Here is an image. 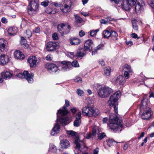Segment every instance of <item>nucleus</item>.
Returning <instances> with one entry per match:
<instances>
[{"label":"nucleus","instance_id":"nucleus-1","mask_svg":"<svg viewBox=\"0 0 154 154\" xmlns=\"http://www.w3.org/2000/svg\"><path fill=\"white\" fill-rule=\"evenodd\" d=\"M109 116V123L108 124L109 129L114 131L120 132L123 127L122 124L121 123V120L114 114H110Z\"/></svg>","mask_w":154,"mask_h":154},{"label":"nucleus","instance_id":"nucleus-2","mask_svg":"<svg viewBox=\"0 0 154 154\" xmlns=\"http://www.w3.org/2000/svg\"><path fill=\"white\" fill-rule=\"evenodd\" d=\"M121 93L120 91H118L111 96L109 99L108 101L109 105L113 106L114 110L116 114L118 113L117 100L120 97Z\"/></svg>","mask_w":154,"mask_h":154},{"label":"nucleus","instance_id":"nucleus-3","mask_svg":"<svg viewBox=\"0 0 154 154\" xmlns=\"http://www.w3.org/2000/svg\"><path fill=\"white\" fill-rule=\"evenodd\" d=\"M140 109H144L141 116V118L144 120H148L152 116V113L150 108L148 107L146 101L143 100L141 102Z\"/></svg>","mask_w":154,"mask_h":154},{"label":"nucleus","instance_id":"nucleus-4","mask_svg":"<svg viewBox=\"0 0 154 154\" xmlns=\"http://www.w3.org/2000/svg\"><path fill=\"white\" fill-rule=\"evenodd\" d=\"M82 113L84 116L91 117L92 116H97L100 113L98 109H94L90 106H85L82 109Z\"/></svg>","mask_w":154,"mask_h":154},{"label":"nucleus","instance_id":"nucleus-5","mask_svg":"<svg viewBox=\"0 0 154 154\" xmlns=\"http://www.w3.org/2000/svg\"><path fill=\"white\" fill-rule=\"evenodd\" d=\"M68 113V110L66 107L64 106L62 109H60L58 110L57 114V120H59L62 123L65 124L67 121V114Z\"/></svg>","mask_w":154,"mask_h":154},{"label":"nucleus","instance_id":"nucleus-6","mask_svg":"<svg viewBox=\"0 0 154 154\" xmlns=\"http://www.w3.org/2000/svg\"><path fill=\"white\" fill-rule=\"evenodd\" d=\"M113 92V90L108 87H102L97 91L98 96L101 98L108 97Z\"/></svg>","mask_w":154,"mask_h":154},{"label":"nucleus","instance_id":"nucleus-7","mask_svg":"<svg viewBox=\"0 0 154 154\" xmlns=\"http://www.w3.org/2000/svg\"><path fill=\"white\" fill-rule=\"evenodd\" d=\"M38 0H31L29 3V6L28 7L27 12L29 14L32 15L36 14L38 10Z\"/></svg>","mask_w":154,"mask_h":154},{"label":"nucleus","instance_id":"nucleus-8","mask_svg":"<svg viewBox=\"0 0 154 154\" xmlns=\"http://www.w3.org/2000/svg\"><path fill=\"white\" fill-rule=\"evenodd\" d=\"M17 76L20 79L25 78L29 83H32L33 82V73H29L28 71H25L23 73L18 74Z\"/></svg>","mask_w":154,"mask_h":154},{"label":"nucleus","instance_id":"nucleus-9","mask_svg":"<svg viewBox=\"0 0 154 154\" xmlns=\"http://www.w3.org/2000/svg\"><path fill=\"white\" fill-rule=\"evenodd\" d=\"M57 28L58 31L61 34H67L70 31V26H66L63 23L58 24Z\"/></svg>","mask_w":154,"mask_h":154},{"label":"nucleus","instance_id":"nucleus-10","mask_svg":"<svg viewBox=\"0 0 154 154\" xmlns=\"http://www.w3.org/2000/svg\"><path fill=\"white\" fill-rule=\"evenodd\" d=\"M145 3L142 0H138L135 7V11L137 14H140L143 11Z\"/></svg>","mask_w":154,"mask_h":154},{"label":"nucleus","instance_id":"nucleus-11","mask_svg":"<svg viewBox=\"0 0 154 154\" xmlns=\"http://www.w3.org/2000/svg\"><path fill=\"white\" fill-rule=\"evenodd\" d=\"M123 70L125 72L124 75L126 79H128L129 78L130 75H132L133 73L132 69L128 65H125L123 66Z\"/></svg>","mask_w":154,"mask_h":154},{"label":"nucleus","instance_id":"nucleus-12","mask_svg":"<svg viewBox=\"0 0 154 154\" xmlns=\"http://www.w3.org/2000/svg\"><path fill=\"white\" fill-rule=\"evenodd\" d=\"M45 67L50 72H56L58 71V68L56 65L54 63H48L46 64Z\"/></svg>","mask_w":154,"mask_h":154},{"label":"nucleus","instance_id":"nucleus-13","mask_svg":"<svg viewBox=\"0 0 154 154\" xmlns=\"http://www.w3.org/2000/svg\"><path fill=\"white\" fill-rule=\"evenodd\" d=\"M27 61L30 67H35L36 66L38 59L35 56H31L28 58Z\"/></svg>","mask_w":154,"mask_h":154},{"label":"nucleus","instance_id":"nucleus-14","mask_svg":"<svg viewBox=\"0 0 154 154\" xmlns=\"http://www.w3.org/2000/svg\"><path fill=\"white\" fill-rule=\"evenodd\" d=\"M8 43L4 38L0 39V49L3 52H5L8 50Z\"/></svg>","mask_w":154,"mask_h":154},{"label":"nucleus","instance_id":"nucleus-15","mask_svg":"<svg viewBox=\"0 0 154 154\" xmlns=\"http://www.w3.org/2000/svg\"><path fill=\"white\" fill-rule=\"evenodd\" d=\"M58 45L55 42H49L45 45V47L48 51H52L55 50Z\"/></svg>","mask_w":154,"mask_h":154},{"label":"nucleus","instance_id":"nucleus-16","mask_svg":"<svg viewBox=\"0 0 154 154\" xmlns=\"http://www.w3.org/2000/svg\"><path fill=\"white\" fill-rule=\"evenodd\" d=\"M94 45L93 42L91 39H88L85 42L84 46L85 51H91Z\"/></svg>","mask_w":154,"mask_h":154},{"label":"nucleus","instance_id":"nucleus-17","mask_svg":"<svg viewBox=\"0 0 154 154\" xmlns=\"http://www.w3.org/2000/svg\"><path fill=\"white\" fill-rule=\"evenodd\" d=\"M61 63L63 64L62 66L61 70L63 72H65L69 70L71 66V62L69 61H62Z\"/></svg>","mask_w":154,"mask_h":154},{"label":"nucleus","instance_id":"nucleus-18","mask_svg":"<svg viewBox=\"0 0 154 154\" xmlns=\"http://www.w3.org/2000/svg\"><path fill=\"white\" fill-rule=\"evenodd\" d=\"M81 112H79L75 116V119L74 122V126L75 127L79 126L81 123Z\"/></svg>","mask_w":154,"mask_h":154},{"label":"nucleus","instance_id":"nucleus-19","mask_svg":"<svg viewBox=\"0 0 154 154\" xmlns=\"http://www.w3.org/2000/svg\"><path fill=\"white\" fill-rule=\"evenodd\" d=\"M60 145L62 149H65L69 147L70 146L69 142L66 139H63L60 140Z\"/></svg>","mask_w":154,"mask_h":154},{"label":"nucleus","instance_id":"nucleus-20","mask_svg":"<svg viewBox=\"0 0 154 154\" xmlns=\"http://www.w3.org/2000/svg\"><path fill=\"white\" fill-rule=\"evenodd\" d=\"M9 57L8 55L2 54L0 56V63L3 65L6 64L8 62Z\"/></svg>","mask_w":154,"mask_h":154},{"label":"nucleus","instance_id":"nucleus-21","mask_svg":"<svg viewBox=\"0 0 154 154\" xmlns=\"http://www.w3.org/2000/svg\"><path fill=\"white\" fill-rule=\"evenodd\" d=\"M125 81V77L122 75H119L117 77L115 83L117 85H123Z\"/></svg>","mask_w":154,"mask_h":154},{"label":"nucleus","instance_id":"nucleus-22","mask_svg":"<svg viewBox=\"0 0 154 154\" xmlns=\"http://www.w3.org/2000/svg\"><path fill=\"white\" fill-rule=\"evenodd\" d=\"M131 5L126 0H123L121 4L122 8L125 11L129 10Z\"/></svg>","mask_w":154,"mask_h":154},{"label":"nucleus","instance_id":"nucleus-23","mask_svg":"<svg viewBox=\"0 0 154 154\" xmlns=\"http://www.w3.org/2000/svg\"><path fill=\"white\" fill-rule=\"evenodd\" d=\"M14 56L15 58L20 60L23 59L24 57V55L19 51H15L14 53Z\"/></svg>","mask_w":154,"mask_h":154},{"label":"nucleus","instance_id":"nucleus-24","mask_svg":"<svg viewBox=\"0 0 154 154\" xmlns=\"http://www.w3.org/2000/svg\"><path fill=\"white\" fill-rule=\"evenodd\" d=\"M17 28L15 26L9 28L8 30L9 34L11 36H13L15 35L17 32Z\"/></svg>","mask_w":154,"mask_h":154},{"label":"nucleus","instance_id":"nucleus-25","mask_svg":"<svg viewBox=\"0 0 154 154\" xmlns=\"http://www.w3.org/2000/svg\"><path fill=\"white\" fill-rule=\"evenodd\" d=\"M70 43L72 45H77L80 44L81 40L79 38L76 37H73L69 39Z\"/></svg>","mask_w":154,"mask_h":154},{"label":"nucleus","instance_id":"nucleus-26","mask_svg":"<svg viewBox=\"0 0 154 154\" xmlns=\"http://www.w3.org/2000/svg\"><path fill=\"white\" fill-rule=\"evenodd\" d=\"M60 129V125L57 123H56L51 130V135L54 136L55 135V134H57L59 132Z\"/></svg>","mask_w":154,"mask_h":154},{"label":"nucleus","instance_id":"nucleus-27","mask_svg":"<svg viewBox=\"0 0 154 154\" xmlns=\"http://www.w3.org/2000/svg\"><path fill=\"white\" fill-rule=\"evenodd\" d=\"M74 143L76 145L75 148L79 150L82 145L84 144V142L82 141H80L79 138H76L75 139Z\"/></svg>","mask_w":154,"mask_h":154},{"label":"nucleus","instance_id":"nucleus-28","mask_svg":"<svg viewBox=\"0 0 154 154\" xmlns=\"http://www.w3.org/2000/svg\"><path fill=\"white\" fill-rule=\"evenodd\" d=\"M12 76V74L9 72L6 71L2 73V76L3 79H7L10 78Z\"/></svg>","mask_w":154,"mask_h":154},{"label":"nucleus","instance_id":"nucleus-29","mask_svg":"<svg viewBox=\"0 0 154 154\" xmlns=\"http://www.w3.org/2000/svg\"><path fill=\"white\" fill-rule=\"evenodd\" d=\"M84 49L83 48H80L77 51L76 55L77 57H80L84 56L85 54L83 53Z\"/></svg>","mask_w":154,"mask_h":154},{"label":"nucleus","instance_id":"nucleus-30","mask_svg":"<svg viewBox=\"0 0 154 154\" xmlns=\"http://www.w3.org/2000/svg\"><path fill=\"white\" fill-rule=\"evenodd\" d=\"M71 5L70 6L67 5L65 4L64 5V8H61V10L64 12H69L71 11Z\"/></svg>","mask_w":154,"mask_h":154},{"label":"nucleus","instance_id":"nucleus-31","mask_svg":"<svg viewBox=\"0 0 154 154\" xmlns=\"http://www.w3.org/2000/svg\"><path fill=\"white\" fill-rule=\"evenodd\" d=\"M109 38L113 40H116L117 39L118 34L115 31H112Z\"/></svg>","mask_w":154,"mask_h":154},{"label":"nucleus","instance_id":"nucleus-32","mask_svg":"<svg viewBox=\"0 0 154 154\" xmlns=\"http://www.w3.org/2000/svg\"><path fill=\"white\" fill-rule=\"evenodd\" d=\"M99 130L97 127H93L92 128V134L93 136H95L97 134H98Z\"/></svg>","mask_w":154,"mask_h":154},{"label":"nucleus","instance_id":"nucleus-33","mask_svg":"<svg viewBox=\"0 0 154 154\" xmlns=\"http://www.w3.org/2000/svg\"><path fill=\"white\" fill-rule=\"evenodd\" d=\"M32 35V31L29 29H27L24 32V35L25 37L29 38L31 37Z\"/></svg>","mask_w":154,"mask_h":154},{"label":"nucleus","instance_id":"nucleus-34","mask_svg":"<svg viewBox=\"0 0 154 154\" xmlns=\"http://www.w3.org/2000/svg\"><path fill=\"white\" fill-rule=\"evenodd\" d=\"M111 32H110L108 30H104L103 33L104 38H109L110 35H111Z\"/></svg>","mask_w":154,"mask_h":154},{"label":"nucleus","instance_id":"nucleus-35","mask_svg":"<svg viewBox=\"0 0 154 154\" xmlns=\"http://www.w3.org/2000/svg\"><path fill=\"white\" fill-rule=\"evenodd\" d=\"M132 23L133 27L134 29L136 31H138V22L136 20H133L132 21Z\"/></svg>","mask_w":154,"mask_h":154},{"label":"nucleus","instance_id":"nucleus-36","mask_svg":"<svg viewBox=\"0 0 154 154\" xmlns=\"http://www.w3.org/2000/svg\"><path fill=\"white\" fill-rule=\"evenodd\" d=\"M57 149L55 146L52 144L50 145L49 151L53 152H55L57 151Z\"/></svg>","mask_w":154,"mask_h":154},{"label":"nucleus","instance_id":"nucleus-37","mask_svg":"<svg viewBox=\"0 0 154 154\" xmlns=\"http://www.w3.org/2000/svg\"><path fill=\"white\" fill-rule=\"evenodd\" d=\"M104 70L105 75L106 76H109L111 72L110 67L109 66L106 67Z\"/></svg>","mask_w":154,"mask_h":154},{"label":"nucleus","instance_id":"nucleus-38","mask_svg":"<svg viewBox=\"0 0 154 154\" xmlns=\"http://www.w3.org/2000/svg\"><path fill=\"white\" fill-rule=\"evenodd\" d=\"M75 19L77 23H81L82 21V19L79 16L76 14H74Z\"/></svg>","mask_w":154,"mask_h":154},{"label":"nucleus","instance_id":"nucleus-39","mask_svg":"<svg viewBox=\"0 0 154 154\" xmlns=\"http://www.w3.org/2000/svg\"><path fill=\"white\" fill-rule=\"evenodd\" d=\"M147 2L150 6L154 9V0H148Z\"/></svg>","mask_w":154,"mask_h":154},{"label":"nucleus","instance_id":"nucleus-40","mask_svg":"<svg viewBox=\"0 0 154 154\" xmlns=\"http://www.w3.org/2000/svg\"><path fill=\"white\" fill-rule=\"evenodd\" d=\"M71 65L75 67H79V66L78 62L76 60H74L71 63Z\"/></svg>","mask_w":154,"mask_h":154},{"label":"nucleus","instance_id":"nucleus-41","mask_svg":"<svg viewBox=\"0 0 154 154\" xmlns=\"http://www.w3.org/2000/svg\"><path fill=\"white\" fill-rule=\"evenodd\" d=\"M67 134L72 136H74L76 134V132L73 131H67Z\"/></svg>","mask_w":154,"mask_h":154},{"label":"nucleus","instance_id":"nucleus-42","mask_svg":"<svg viewBox=\"0 0 154 154\" xmlns=\"http://www.w3.org/2000/svg\"><path fill=\"white\" fill-rule=\"evenodd\" d=\"M76 93L77 94L80 96H82L83 95V91L80 89H78L77 90Z\"/></svg>","mask_w":154,"mask_h":154},{"label":"nucleus","instance_id":"nucleus-43","mask_svg":"<svg viewBox=\"0 0 154 154\" xmlns=\"http://www.w3.org/2000/svg\"><path fill=\"white\" fill-rule=\"evenodd\" d=\"M98 138L100 140H102L105 136L106 135L104 133H102L101 134H98Z\"/></svg>","mask_w":154,"mask_h":154},{"label":"nucleus","instance_id":"nucleus-44","mask_svg":"<svg viewBox=\"0 0 154 154\" xmlns=\"http://www.w3.org/2000/svg\"><path fill=\"white\" fill-rule=\"evenodd\" d=\"M130 4L132 5H134L136 4L137 0H126Z\"/></svg>","mask_w":154,"mask_h":154},{"label":"nucleus","instance_id":"nucleus-45","mask_svg":"<svg viewBox=\"0 0 154 154\" xmlns=\"http://www.w3.org/2000/svg\"><path fill=\"white\" fill-rule=\"evenodd\" d=\"M26 40L23 37H21V40L20 41V44L21 45H23L26 43Z\"/></svg>","mask_w":154,"mask_h":154},{"label":"nucleus","instance_id":"nucleus-46","mask_svg":"<svg viewBox=\"0 0 154 154\" xmlns=\"http://www.w3.org/2000/svg\"><path fill=\"white\" fill-rule=\"evenodd\" d=\"M113 142H115L112 139H110L107 142V145L109 147H110L112 146Z\"/></svg>","mask_w":154,"mask_h":154},{"label":"nucleus","instance_id":"nucleus-47","mask_svg":"<svg viewBox=\"0 0 154 154\" xmlns=\"http://www.w3.org/2000/svg\"><path fill=\"white\" fill-rule=\"evenodd\" d=\"M52 37L54 40H57L58 38L57 34L56 33H54L53 34Z\"/></svg>","mask_w":154,"mask_h":154},{"label":"nucleus","instance_id":"nucleus-48","mask_svg":"<svg viewBox=\"0 0 154 154\" xmlns=\"http://www.w3.org/2000/svg\"><path fill=\"white\" fill-rule=\"evenodd\" d=\"M52 58V55L51 54L48 55L45 57L46 60H51Z\"/></svg>","mask_w":154,"mask_h":154},{"label":"nucleus","instance_id":"nucleus-49","mask_svg":"<svg viewBox=\"0 0 154 154\" xmlns=\"http://www.w3.org/2000/svg\"><path fill=\"white\" fill-rule=\"evenodd\" d=\"M49 2L48 1H45L42 2L41 3V5L44 6V7H46L48 5Z\"/></svg>","mask_w":154,"mask_h":154},{"label":"nucleus","instance_id":"nucleus-50","mask_svg":"<svg viewBox=\"0 0 154 154\" xmlns=\"http://www.w3.org/2000/svg\"><path fill=\"white\" fill-rule=\"evenodd\" d=\"M93 135L91 133H87L86 134V138L87 139H89L91 138Z\"/></svg>","mask_w":154,"mask_h":154},{"label":"nucleus","instance_id":"nucleus-51","mask_svg":"<svg viewBox=\"0 0 154 154\" xmlns=\"http://www.w3.org/2000/svg\"><path fill=\"white\" fill-rule=\"evenodd\" d=\"M85 35V33L84 31L82 30H81L79 31V35L81 37H83Z\"/></svg>","mask_w":154,"mask_h":154},{"label":"nucleus","instance_id":"nucleus-52","mask_svg":"<svg viewBox=\"0 0 154 154\" xmlns=\"http://www.w3.org/2000/svg\"><path fill=\"white\" fill-rule=\"evenodd\" d=\"M90 35L91 36H94L96 34V32L94 31V30L91 31L89 32Z\"/></svg>","mask_w":154,"mask_h":154},{"label":"nucleus","instance_id":"nucleus-53","mask_svg":"<svg viewBox=\"0 0 154 154\" xmlns=\"http://www.w3.org/2000/svg\"><path fill=\"white\" fill-rule=\"evenodd\" d=\"M2 22L4 23H7L8 21L6 18L5 17H2L1 20Z\"/></svg>","mask_w":154,"mask_h":154},{"label":"nucleus","instance_id":"nucleus-54","mask_svg":"<svg viewBox=\"0 0 154 154\" xmlns=\"http://www.w3.org/2000/svg\"><path fill=\"white\" fill-rule=\"evenodd\" d=\"M99 152V148L97 147L94 151V154H98Z\"/></svg>","mask_w":154,"mask_h":154},{"label":"nucleus","instance_id":"nucleus-55","mask_svg":"<svg viewBox=\"0 0 154 154\" xmlns=\"http://www.w3.org/2000/svg\"><path fill=\"white\" fill-rule=\"evenodd\" d=\"M131 36L134 38H137V35L135 33H133L131 35Z\"/></svg>","mask_w":154,"mask_h":154},{"label":"nucleus","instance_id":"nucleus-56","mask_svg":"<svg viewBox=\"0 0 154 154\" xmlns=\"http://www.w3.org/2000/svg\"><path fill=\"white\" fill-rule=\"evenodd\" d=\"M40 31V29L39 27H36L35 28L34 32L35 33H38Z\"/></svg>","mask_w":154,"mask_h":154},{"label":"nucleus","instance_id":"nucleus-57","mask_svg":"<svg viewBox=\"0 0 154 154\" xmlns=\"http://www.w3.org/2000/svg\"><path fill=\"white\" fill-rule=\"evenodd\" d=\"M82 81V79L80 78V77H78L77 78H76L75 80V82H78L79 81Z\"/></svg>","mask_w":154,"mask_h":154},{"label":"nucleus","instance_id":"nucleus-58","mask_svg":"<svg viewBox=\"0 0 154 154\" xmlns=\"http://www.w3.org/2000/svg\"><path fill=\"white\" fill-rule=\"evenodd\" d=\"M99 63L102 66H103L105 65V62L103 60H100L99 61Z\"/></svg>","mask_w":154,"mask_h":154},{"label":"nucleus","instance_id":"nucleus-59","mask_svg":"<svg viewBox=\"0 0 154 154\" xmlns=\"http://www.w3.org/2000/svg\"><path fill=\"white\" fill-rule=\"evenodd\" d=\"M100 22H101V23L106 24L107 23L108 21H106L105 20L103 19V20H101L100 21Z\"/></svg>","mask_w":154,"mask_h":154},{"label":"nucleus","instance_id":"nucleus-60","mask_svg":"<svg viewBox=\"0 0 154 154\" xmlns=\"http://www.w3.org/2000/svg\"><path fill=\"white\" fill-rule=\"evenodd\" d=\"M65 105L67 107H68L69 106V103L68 100H65Z\"/></svg>","mask_w":154,"mask_h":154},{"label":"nucleus","instance_id":"nucleus-61","mask_svg":"<svg viewBox=\"0 0 154 154\" xmlns=\"http://www.w3.org/2000/svg\"><path fill=\"white\" fill-rule=\"evenodd\" d=\"M126 44L127 45L131 46L133 44V42L131 41H129L126 42Z\"/></svg>","mask_w":154,"mask_h":154},{"label":"nucleus","instance_id":"nucleus-62","mask_svg":"<svg viewBox=\"0 0 154 154\" xmlns=\"http://www.w3.org/2000/svg\"><path fill=\"white\" fill-rule=\"evenodd\" d=\"M71 110L73 113L74 114L77 111L76 109L75 108H73L71 109Z\"/></svg>","mask_w":154,"mask_h":154},{"label":"nucleus","instance_id":"nucleus-63","mask_svg":"<svg viewBox=\"0 0 154 154\" xmlns=\"http://www.w3.org/2000/svg\"><path fill=\"white\" fill-rule=\"evenodd\" d=\"M128 147V145L127 144H125L123 147V149L124 150H126Z\"/></svg>","mask_w":154,"mask_h":154},{"label":"nucleus","instance_id":"nucleus-64","mask_svg":"<svg viewBox=\"0 0 154 154\" xmlns=\"http://www.w3.org/2000/svg\"><path fill=\"white\" fill-rule=\"evenodd\" d=\"M154 97V93L151 92H150V94L149 95V97L151 98Z\"/></svg>","mask_w":154,"mask_h":154}]
</instances>
